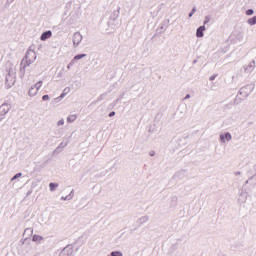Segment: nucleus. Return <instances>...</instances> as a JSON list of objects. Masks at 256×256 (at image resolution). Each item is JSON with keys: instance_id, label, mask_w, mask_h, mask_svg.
Instances as JSON below:
<instances>
[{"instance_id": "8", "label": "nucleus", "mask_w": 256, "mask_h": 256, "mask_svg": "<svg viewBox=\"0 0 256 256\" xmlns=\"http://www.w3.org/2000/svg\"><path fill=\"white\" fill-rule=\"evenodd\" d=\"M59 256H73V247L66 246L61 252Z\"/></svg>"}, {"instance_id": "41", "label": "nucleus", "mask_w": 256, "mask_h": 256, "mask_svg": "<svg viewBox=\"0 0 256 256\" xmlns=\"http://www.w3.org/2000/svg\"><path fill=\"white\" fill-rule=\"evenodd\" d=\"M8 73H10V75H13V70H9Z\"/></svg>"}, {"instance_id": "20", "label": "nucleus", "mask_w": 256, "mask_h": 256, "mask_svg": "<svg viewBox=\"0 0 256 256\" xmlns=\"http://www.w3.org/2000/svg\"><path fill=\"white\" fill-rule=\"evenodd\" d=\"M210 22H211V15L205 16L204 22H203L204 27H205L208 23H210Z\"/></svg>"}, {"instance_id": "13", "label": "nucleus", "mask_w": 256, "mask_h": 256, "mask_svg": "<svg viewBox=\"0 0 256 256\" xmlns=\"http://www.w3.org/2000/svg\"><path fill=\"white\" fill-rule=\"evenodd\" d=\"M205 29H206L205 25L198 27L196 30V37H198V38L203 37L204 36L203 32L205 31Z\"/></svg>"}, {"instance_id": "39", "label": "nucleus", "mask_w": 256, "mask_h": 256, "mask_svg": "<svg viewBox=\"0 0 256 256\" xmlns=\"http://www.w3.org/2000/svg\"><path fill=\"white\" fill-rule=\"evenodd\" d=\"M68 92H69V88H65V89H64V93L67 94Z\"/></svg>"}, {"instance_id": "11", "label": "nucleus", "mask_w": 256, "mask_h": 256, "mask_svg": "<svg viewBox=\"0 0 256 256\" xmlns=\"http://www.w3.org/2000/svg\"><path fill=\"white\" fill-rule=\"evenodd\" d=\"M149 222V216H142L137 220L138 227H141V225H145V223Z\"/></svg>"}, {"instance_id": "23", "label": "nucleus", "mask_w": 256, "mask_h": 256, "mask_svg": "<svg viewBox=\"0 0 256 256\" xmlns=\"http://www.w3.org/2000/svg\"><path fill=\"white\" fill-rule=\"evenodd\" d=\"M195 13H197V7L192 8L191 12L189 13L188 17H193V15H195Z\"/></svg>"}, {"instance_id": "15", "label": "nucleus", "mask_w": 256, "mask_h": 256, "mask_svg": "<svg viewBox=\"0 0 256 256\" xmlns=\"http://www.w3.org/2000/svg\"><path fill=\"white\" fill-rule=\"evenodd\" d=\"M233 35L238 39V41H243V31L242 30H235Z\"/></svg>"}, {"instance_id": "37", "label": "nucleus", "mask_w": 256, "mask_h": 256, "mask_svg": "<svg viewBox=\"0 0 256 256\" xmlns=\"http://www.w3.org/2000/svg\"><path fill=\"white\" fill-rule=\"evenodd\" d=\"M71 67H73V65H71V63H69V64L67 65V69H71Z\"/></svg>"}, {"instance_id": "30", "label": "nucleus", "mask_w": 256, "mask_h": 256, "mask_svg": "<svg viewBox=\"0 0 256 256\" xmlns=\"http://www.w3.org/2000/svg\"><path fill=\"white\" fill-rule=\"evenodd\" d=\"M253 179L256 182V176H252L248 181H246V183H249V182L253 181Z\"/></svg>"}, {"instance_id": "5", "label": "nucleus", "mask_w": 256, "mask_h": 256, "mask_svg": "<svg viewBox=\"0 0 256 256\" xmlns=\"http://www.w3.org/2000/svg\"><path fill=\"white\" fill-rule=\"evenodd\" d=\"M6 85L8 87V89H11V87H13V85H15V72H8V75L6 76Z\"/></svg>"}, {"instance_id": "45", "label": "nucleus", "mask_w": 256, "mask_h": 256, "mask_svg": "<svg viewBox=\"0 0 256 256\" xmlns=\"http://www.w3.org/2000/svg\"><path fill=\"white\" fill-rule=\"evenodd\" d=\"M175 201H177V197H174Z\"/></svg>"}, {"instance_id": "29", "label": "nucleus", "mask_w": 256, "mask_h": 256, "mask_svg": "<svg viewBox=\"0 0 256 256\" xmlns=\"http://www.w3.org/2000/svg\"><path fill=\"white\" fill-rule=\"evenodd\" d=\"M42 99H43L44 101H49V99H51V98L49 97V95H44V96L42 97Z\"/></svg>"}, {"instance_id": "6", "label": "nucleus", "mask_w": 256, "mask_h": 256, "mask_svg": "<svg viewBox=\"0 0 256 256\" xmlns=\"http://www.w3.org/2000/svg\"><path fill=\"white\" fill-rule=\"evenodd\" d=\"M8 111H11V104L4 103L0 106V115L5 116L7 115Z\"/></svg>"}, {"instance_id": "34", "label": "nucleus", "mask_w": 256, "mask_h": 256, "mask_svg": "<svg viewBox=\"0 0 256 256\" xmlns=\"http://www.w3.org/2000/svg\"><path fill=\"white\" fill-rule=\"evenodd\" d=\"M31 193H33V190H29V191L26 193L27 197H29V195H31Z\"/></svg>"}, {"instance_id": "32", "label": "nucleus", "mask_w": 256, "mask_h": 256, "mask_svg": "<svg viewBox=\"0 0 256 256\" xmlns=\"http://www.w3.org/2000/svg\"><path fill=\"white\" fill-rule=\"evenodd\" d=\"M108 116L109 117H115V112H110Z\"/></svg>"}, {"instance_id": "9", "label": "nucleus", "mask_w": 256, "mask_h": 256, "mask_svg": "<svg viewBox=\"0 0 256 256\" xmlns=\"http://www.w3.org/2000/svg\"><path fill=\"white\" fill-rule=\"evenodd\" d=\"M247 197H248V194L246 191L240 192L238 196V202L240 203V205H243V203H247Z\"/></svg>"}, {"instance_id": "36", "label": "nucleus", "mask_w": 256, "mask_h": 256, "mask_svg": "<svg viewBox=\"0 0 256 256\" xmlns=\"http://www.w3.org/2000/svg\"><path fill=\"white\" fill-rule=\"evenodd\" d=\"M65 95H66V93H62V94L60 95V99H63V98L65 97Z\"/></svg>"}, {"instance_id": "17", "label": "nucleus", "mask_w": 256, "mask_h": 256, "mask_svg": "<svg viewBox=\"0 0 256 256\" xmlns=\"http://www.w3.org/2000/svg\"><path fill=\"white\" fill-rule=\"evenodd\" d=\"M76 120H77V115H75V114L69 115L67 117V122L68 123H74V121H76Z\"/></svg>"}, {"instance_id": "14", "label": "nucleus", "mask_w": 256, "mask_h": 256, "mask_svg": "<svg viewBox=\"0 0 256 256\" xmlns=\"http://www.w3.org/2000/svg\"><path fill=\"white\" fill-rule=\"evenodd\" d=\"M85 57H87V54H78L76 55L71 61H70V65H73L75 63V61H79L81 59H85Z\"/></svg>"}, {"instance_id": "1", "label": "nucleus", "mask_w": 256, "mask_h": 256, "mask_svg": "<svg viewBox=\"0 0 256 256\" xmlns=\"http://www.w3.org/2000/svg\"><path fill=\"white\" fill-rule=\"evenodd\" d=\"M26 64L29 67L32 63H35L37 60V53L34 50L28 49L26 55Z\"/></svg>"}, {"instance_id": "21", "label": "nucleus", "mask_w": 256, "mask_h": 256, "mask_svg": "<svg viewBox=\"0 0 256 256\" xmlns=\"http://www.w3.org/2000/svg\"><path fill=\"white\" fill-rule=\"evenodd\" d=\"M108 256H123V252H121V251H113Z\"/></svg>"}, {"instance_id": "2", "label": "nucleus", "mask_w": 256, "mask_h": 256, "mask_svg": "<svg viewBox=\"0 0 256 256\" xmlns=\"http://www.w3.org/2000/svg\"><path fill=\"white\" fill-rule=\"evenodd\" d=\"M43 86V81H38L35 85L31 86V88L28 91V95L30 97H35L37 93H39V89Z\"/></svg>"}, {"instance_id": "4", "label": "nucleus", "mask_w": 256, "mask_h": 256, "mask_svg": "<svg viewBox=\"0 0 256 256\" xmlns=\"http://www.w3.org/2000/svg\"><path fill=\"white\" fill-rule=\"evenodd\" d=\"M72 41L74 47H79V45L83 41V35H81V32H75L72 36Z\"/></svg>"}, {"instance_id": "44", "label": "nucleus", "mask_w": 256, "mask_h": 256, "mask_svg": "<svg viewBox=\"0 0 256 256\" xmlns=\"http://www.w3.org/2000/svg\"><path fill=\"white\" fill-rule=\"evenodd\" d=\"M64 147H67V143H65Z\"/></svg>"}, {"instance_id": "40", "label": "nucleus", "mask_w": 256, "mask_h": 256, "mask_svg": "<svg viewBox=\"0 0 256 256\" xmlns=\"http://www.w3.org/2000/svg\"><path fill=\"white\" fill-rule=\"evenodd\" d=\"M98 101H103V95L99 96Z\"/></svg>"}, {"instance_id": "16", "label": "nucleus", "mask_w": 256, "mask_h": 256, "mask_svg": "<svg viewBox=\"0 0 256 256\" xmlns=\"http://www.w3.org/2000/svg\"><path fill=\"white\" fill-rule=\"evenodd\" d=\"M43 239H44L43 236H39L37 234L32 237V241H34V243H41Z\"/></svg>"}, {"instance_id": "22", "label": "nucleus", "mask_w": 256, "mask_h": 256, "mask_svg": "<svg viewBox=\"0 0 256 256\" xmlns=\"http://www.w3.org/2000/svg\"><path fill=\"white\" fill-rule=\"evenodd\" d=\"M19 177H23V173L21 172L17 173L11 178V181H15V179H19Z\"/></svg>"}, {"instance_id": "18", "label": "nucleus", "mask_w": 256, "mask_h": 256, "mask_svg": "<svg viewBox=\"0 0 256 256\" xmlns=\"http://www.w3.org/2000/svg\"><path fill=\"white\" fill-rule=\"evenodd\" d=\"M248 25H256V16H253L252 18L247 20Z\"/></svg>"}, {"instance_id": "42", "label": "nucleus", "mask_w": 256, "mask_h": 256, "mask_svg": "<svg viewBox=\"0 0 256 256\" xmlns=\"http://www.w3.org/2000/svg\"><path fill=\"white\" fill-rule=\"evenodd\" d=\"M10 3H13L15 0H8Z\"/></svg>"}, {"instance_id": "31", "label": "nucleus", "mask_w": 256, "mask_h": 256, "mask_svg": "<svg viewBox=\"0 0 256 256\" xmlns=\"http://www.w3.org/2000/svg\"><path fill=\"white\" fill-rule=\"evenodd\" d=\"M215 77H217V75H212V76H210V81H215Z\"/></svg>"}, {"instance_id": "35", "label": "nucleus", "mask_w": 256, "mask_h": 256, "mask_svg": "<svg viewBox=\"0 0 256 256\" xmlns=\"http://www.w3.org/2000/svg\"><path fill=\"white\" fill-rule=\"evenodd\" d=\"M184 99H191V94H187Z\"/></svg>"}, {"instance_id": "26", "label": "nucleus", "mask_w": 256, "mask_h": 256, "mask_svg": "<svg viewBox=\"0 0 256 256\" xmlns=\"http://www.w3.org/2000/svg\"><path fill=\"white\" fill-rule=\"evenodd\" d=\"M255 13V10H253V9H248L247 11H246V15H248V16H251V15H253Z\"/></svg>"}, {"instance_id": "25", "label": "nucleus", "mask_w": 256, "mask_h": 256, "mask_svg": "<svg viewBox=\"0 0 256 256\" xmlns=\"http://www.w3.org/2000/svg\"><path fill=\"white\" fill-rule=\"evenodd\" d=\"M27 233L33 234V228H26L24 230V235H27Z\"/></svg>"}, {"instance_id": "27", "label": "nucleus", "mask_w": 256, "mask_h": 256, "mask_svg": "<svg viewBox=\"0 0 256 256\" xmlns=\"http://www.w3.org/2000/svg\"><path fill=\"white\" fill-rule=\"evenodd\" d=\"M61 125H65V120L64 119H61L57 122V126L58 127H61Z\"/></svg>"}, {"instance_id": "33", "label": "nucleus", "mask_w": 256, "mask_h": 256, "mask_svg": "<svg viewBox=\"0 0 256 256\" xmlns=\"http://www.w3.org/2000/svg\"><path fill=\"white\" fill-rule=\"evenodd\" d=\"M150 157H155V151L149 153Z\"/></svg>"}, {"instance_id": "19", "label": "nucleus", "mask_w": 256, "mask_h": 256, "mask_svg": "<svg viewBox=\"0 0 256 256\" xmlns=\"http://www.w3.org/2000/svg\"><path fill=\"white\" fill-rule=\"evenodd\" d=\"M49 187H50V191L53 192L55 191V189H57V187H59V184L51 182L49 184Z\"/></svg>"}, {"instance_id": "3", "label": "nucleus", "mask_w": 256, "mask_h": 256, "mask_svg": "<svg viewBox=\"0 0 256 256\" xmlns=\"http://www.w3.org/2000/svg\"><path fill=\"white\" fill-rule=\"evenodd\" d=\"M253 90L251 89V86L247 85L242 87L239 92L238 95H241V99H247V97H249V95H251V92Z\"/></svg>"}, {"instance_id": "10", "label": "nucleus", "mask_w": 256, "mask_h": 256, "mask_svg": "<svg viewBox=\"0 0 256 256\" xmlns=\"http://www.w3.org/2000/svg\"><path fill=\"white\" fill-rule=\"evenodd\" d=\"M51 37H53V32H51V30H48V31L42 33L40 40L47 41V39H51Z\"/></svg>"}, {"instance_id": "12", "label": "nucleus", "mask_w": 256, "mask_h": 256, "mask_svg": "<svg viewBox=\"0 0 256 256\" xmlns=\"http://www.w3.org/2000/svg\"><path fill=\"white\" fill-rule=\"evenodd\" d=\"M253 69H255V60L250 62L249 65L244 66L245 73H251V71H253Z\"/></svg>"}, {"instance_id": "28", "label": "nucleus", "mask_w": 256, "mask_h": 256, "mask_svg": "<svg viewBox=\"0 0 256 256\" xmlns=\"http://www.w3.org/2000/svg\"><path fill=\"white\" fill-rule=\"evenodd\" d=\"M25 67H26L25 65L20 67V72L22 75H25Z\"/></svg>"}, {"instance_id": "38", "label": "nucleus", "mask_w": 256, "mask_h": 256, "mask_svg": "<svg viewBox=\"0 0 256 256\" xmlns=\"http://www.w3.org/2000/svg\"><path fill=\"white\" fill-rule=\"evenodd\" d=\"M73 193H74V190H71L70 194H68V195H70V197L73 198Z\"/></svg>"}, {"instance_id": "24", "label": "nucleus", "mask_w": 256, "mask_h": 256, "mask_svg": "<svg viewBox=\"0 0 256 256\" xmlns=\"http://www.w3.org/2000/svg\"><path fill=\"white\" fill-rule=\"evenodd\" d=\"M61 199H62V201H67V200H68V201H71L72 197H71V195L62 196Z\"/></svg>"}, {"instance_id": "7", "label": "nucleus", "mask_w": 256, "mask_h": 256, "mask_svg": "<svg viewBox=\"0 0 256 256\" xmlns=\"http://www.w3.org/2000/svg\"><path fill=\"white\" fill-rule=\"evenodd\" d=\"M219 138H220V143L225 144L231 141V139H233V136L229 132H226L224 134H220Z\"/></svg>"}, {"instance_id": "43", "label": "nucleus", "mask_w": 256, "mask_h": 256, "mask_svg": "<svg viewBox=\"0 0 256 256\" xmlns=\"http://www.w3.org/2000/svg\"><path fill=\"white\" fill-rule=\"evenodd\" d=\"M236 175H241V172H236Z\"/></svg>"}]
</instances>
